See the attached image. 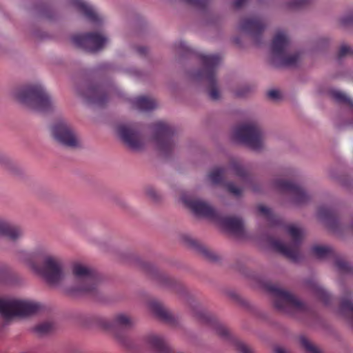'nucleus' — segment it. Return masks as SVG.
I'll return each instance as SVG.
<instances>
[{
	"label": "nucleus",
	"mask_w": 353,
	"mask_h": 353,
	"mask_svg": "<svg viewBox=\"0 0 353 353\" xmlns=\"http://www.w3.org/2000/svg\"><path fill=\"white\" fill-rule=\"evenodd\" d=\"M230 167L237 176L240 177L245 181H250V178L247 171L237 161H232L230 163Z\"/></svg>",
	"instance_id": "31"
},
{
	"label": "nucleus",
	"mask_w": 353,
	"mask_h": 353,
	"mask_svg": "<svg viewBox=\"0 0 353 353\" xmlns=\"http://www.w3.org/2000/svg\"><path fill=\"white\" fill-rule=\"evenodd\" d=\"M199 57L203 68L197 73L196 77L207 81L210 99L218 100L220 94L216 86V70L221 63V57L219 54H201Z\"/></svg>",
	"instance_id": "8"
},
{
	"label": "nucleus",
	"mask_w": 353,
	"mask_h": 353,
	"mask_svg": "<svg viewBox=\"0 0 353 353\" xmlns=\"http://www.w3.org/2000/svg\"><path fill=\"white\" fill-rule=\"evenodd\" d=\"M150 308L155 316L161 320L166 322H170L172 320V314L161 303L152 301L150 303Z\"/></svg>",
	"instance_id": "25"
},
{
	"label": "nucleus",
	"mask_w": 353,
	"mask_h": 353,
	"mask_svg": "<svg viewBox=\"0 0 353 353\" xmlns=\"http://www.w3.org/2000/svg\"><path fill=\"white\" fill-rule=\"evenodd\" d=\"M148 194H149L150 195V196H152V197H154V196H155V194H154V192H148Z\"/></svg>",
	"instance_id": "49"
},
{
	"label": "nucleus",
	"mask_w": 353,
	"mask_h": 353,
	"mask_svg": "<svg viewBox=\"0 0 353 353\" xmlns=\"http://www.w3.org/2000/svg\"><path fill=\"white\" fill-rule=\"evenodd\" d=\"M183 202L196 215L219 222L225 229L238 237L245 235L242 219L234 216L221 217L207 202L200 199L183 197Z\"/></svg>",
	"instance_id": "2"
},
{
	"label": "nucleus",
	"mask_w": 353,
	"mask_h": 353,
	"mask_svg": "<svg viewBox=\"0 0 353 353\" xmlns=\"http://www.w3.org/2000/svg\"><path fill=\"white\" fill-rule=\"evenodd\" d=\"M226 186L228 192L235 196H240L242 193V190L236 187L233 183H228Z\"/></svg>",
	"instance_id": "41"
},
{
	"label": "nucleus",
	"mask_w": 353,
	"mask_h": 353,
	"mask_svg": "<svg viewBox=\"0 0 353 353\" xmlns=\"http://www.w3.org/2000/svg\"><path fill=\"white\" fill-rule=\"evenodd\" d=\"M328 41L327 39V38H321L318 40L317 43H318V45L321 46V45H324L325 43H327Z\"/></svg>",
	"instance_id": "46"
},
{
	"label": "nucleus",
	"mask_w": 353,
	"mask_h": 353,
	"mask_svg": "<svg viewBox=\"0 0 353 353\" xmlns=\"http://www.w3.org/2000/svg\"><path fill=\"white\" fill-rule=\"evenodd\" d=\"M72 271L74 277V291L87 294L97 291L99 278L95 270L81 263H74Z\"/></svg>",
	"instance_id": "4"
},
{
	"label": "nucleus",
	"mask_w": 353,
	"mask_h": 353,
	"mask_svg": "<svg viewBox=\"0 0 353 353\" xmlns=\"http://www.w3.org/2000/svg\"><path fill=\"white\" fill-rule=\"evenodd\" d=\"M335 265L341 273H351L353 272V268L350 265L341 258L336 259Z\"/></svg>",
	"instance_id": "34"
},
{
	"label": "nucleus",
	"mask_w": 353,
	"mask_h": 353,
	"mask_svg": "<svg viewBox=\"0 0 353 353\" xmlns=\"http://www.w3.org/2000/svg\"><path fill=\"white\" fill-rule=\"evenodd\" d=\"M263 285L272 296L274 307L276 311L285 313L287 308V291L269 281L265 282Z\"/></svg>",
	"instance_id": "16"
},
{
	"label": "nucleus",
	"mask_w": 353,
	"mask_h": 353,
	"mask_svg": "<svg viewBox=\"0 0 353 353\" xmlns=\"http://www.w3.org/2000/svg\"><path fill=\"white\" fill-rule=\"evenodd\" d=\"M54 139L64 146L77 148L79 145V139L71 126L65 121L57 122L52 128Z\"/></svg>",
	"instance_id": "11"
},
{
	"label": "nucleus",
	"mask_w": 353,
	"mask_h": 353,
	"mask_svg": "<svg viewBox=\"0 0 353 353\" xmlns=\"http://www.w3.org/2000/svg\"><path fill=\"white\" fill-rule=\"evenodd\" d=\"M154 140L158 149L164 154H168L174 148V130L172 126L163 121L153 124Z\"/></svg>",
	"instance_id": "9"
},
{
	"label": "nucleus",
	"mask_w": 353,
	"mask_h": 353,
	"mask_svg": "<svg viewBox=\"0 0 353 353\" xmlns=\"http://www.w3.org/2000/svg\"><path fill=\"white\" fill-rule=\"evenodd\" d=\"M288 205L301 206L307 203L310 196L301 185L288 178Z\"/></svg>",
	"instance_id": "15"
},
{
	"label": "nucleus",
	"mask_w": 353,
	"mask_h": 353,
	"mask_svg": "<svg viewBox=\"0 0 353 353\" xmlns=\"http://www.w3.org/2000/svg\"><path fill=\"white\" fill-rule=\"evenodd\" d=\"M52 330V324L49 322H44L38 324L34 327V332L39 335H43L50 332Z\"/></svg>",
	"instance_id": "35"
},
{
	"label": "nucleus",
	"mask_w": 353,
	"mask_h": 353,
	"mask_svg": "<svg viewBox=\"0 0 353 353\" xmlns=\"http://www.w3.org/2000/svg\"><path fill=\"white\" fill-rule=\"evenodd\" d=\"M247 0H234V6L236 8H241Z\"/></svg>",
	"instance_id": "44"
},
{
	"label": "nucleus",
	"mask_w": 353,
	"mask_h": 353,
	"mask_svg": "<svg viewBox=\"0 0 353 353\" xmlns=\"http://www.w3.org/2000/svg\"><path fill=\"white\" fill-rule=\"evenodd\" d=\"M259 214L263 215L268 221L271 223H276V218L272 214L271 210L263 205H259L257 207Z\"/></svg>",
	"instance_id": "33"
},
{
	"label": "nucleus",
	"mask_w": 353,
	"mask_h": 353,
	"mask_svg": "<svg viewBox=\"0 0 353 353\" xmlns=\"http://www.w3.org/2000/svg\"><path fill=\"white\" fill-rule=\"evenodd\" d=\"M232 137L235 141L245 144L254 150H259L263 145V132L260 126L254 122L236 127Z\"/></svg>",
	"instance_id": "5"
},
{
	"label": "nucleus",
	"mask_w": 353,
	"mask_h": 353,
	"mask_svg": "<svg viewBox=\"0 0 353 353\" xmlns=\"http://www.w3.org/2000/svg\"><path fill=\"white\" fill-rule=\"evenodd\" d=\"M23 235L22 230L10 223L0 220V236H5L12 241L19 239Z\"/></svg>",
	"instance_id": "22"
},
{
	"label": "nucleus",
	"mask_w": 353,
	"mask_h": 353,
	"mask_svg": "<svg viewBox=\"0 0 353 353\" xmlns=\"http://www.w3.org/2000/svg\"><path fill=\"white\" fill-rule=\"evenodd\" d=\"M311 0H288V10L303 8Z\"/></svg>",
	"instance_id": "38"
},
{
	"label": "nucleus",
	"mask_w": 353,
	"mask_h": 353,
	"mask_svg": "<svg viewBox=\"0 0 353 353\" xmlns=\"http://www.w3.org/2000/svg\"><path fill=\"white\" fill-rule=\"evenodd\" d=\"M14 97L21 103L39 112H48L54 108V101L40 84L28 85L18 89Z\"/></svg>",
	"instance_id": "3"
},
{
	"label": "nucleus",
	"mask_w": 353,
	"mask_h": 353,
	"mask_svg": "<svg viewBox=\"0 0 353 353\" xmlns=\"http://www.w3.org/2000/svg\"><path fill=\"white\" fill-rule=\"evenodd\" d=\"M137 52L140 54H144L146 53L147 52V49L145 47H139L137 48Z\"/></svg>",
	"instance_id": "47"
},
{
	"label": "nucleus",
	"mask_w": 353,
	"mask_h": 353,
	"mask_svg": "<svg viewBox=\"0 0 353 353\" xmlns=\"http://www.w3.org/2000/svg\"><path fill=\"white\" fill-rule=\"evenodd\" d=\"M301 344L305 349L306 353H321L319 349L315 347L307 338L301 336L300 338Z\"/></svg>",
	"instance_id": "36"
},
{
	"label": "nucleus",
	"mask_w": 353,
	"mask_h": 353,
	"mask_svg": "<svg viewBox=\"0 0 353 353\" xmlns=\"http://www.w3.org/2000/svg\"><path fill=\"white\" fill-rule=\"evenodd\" d=\"M72 5L80 12H81L84 16L92 23L100 22V17L95 12L94 8L87 3L84 0H72Z\"/></svg>",
	"instance_id": "23"
},
{
	"label": "nucleus",
	"mask_w": 353,
	"mask_h": 353,
	"mask_svg": "<svg viewBox=\"0 0 353 353\" xmlns=\"http://www.w3.org/2000/svg\"><path fill=\"white\" fill-rule=\"evenodd\" d=\"M313 254L320 259H327L334 255L333 249L328 245H316L311 248Z\"/></svg>",
	"instance_id": "28"
},
{
	"label": "nucleus",
	"mask_w": 353,
	"mask_h": 353,
	"mask_svg": "<svg viewBox=\"0 0 353 353\" xmlns=\"http://www.w3.org/2000/svg\"><path fill=\"white\" fill-rule=\"evenodd\" d=\"M275 185L277 188L281 190H285L287 188V179H282L280 180H277L275 182Z\"/></svg>",
	"instance_id": "43"
},
{
	"label": "nucleus",
	"mask_w": 353,
	"mask_h": 353,
	"mask_svg": "<svg viewBox=\"0 0 353 353\" xmlns=\"http://www.w3.org/2000/svg\"><path fill=\"white\" fill-rule=\"evenodd\" d=\"M71 39L77 47L90 52L100 50L107 41L106 37L94 32L74 34Z\"/></svg>",
	"instance_id": "10"
},
{
	"label": "nucleus",
	"mask_w": 353,
	"mask_h": 353,
	"mask_svg": "<svg viewBox=\"0 0 353 353\" xmlns=\"http://www.w3.org/2000/svg\"><path fill=\"white\" fill-rule=\"evenodd\" d=\"M304 236L303 229L294 224H288V259L299 262L301 259L300 245Z\"/></svg>",
	"instance_id": "12"
},
{
	"label": "nucleus",
	"mask_w": 353,
	"mask_h": 353,
	"mask_svg": "<svg viewBox=\"0 0 353 353\" xmlns=\"http://www.w3.org/2000/svg\"><path fill=\"white\" fill-rule=\"evenodd\" d=\"M301 59L299 53H289L288 52V70L291 68H295L298 65Z\"/></svg>",
	"instance_id": "40"
},
{
	"label": "nucleus",
	"mask_w": 353,
	"mask_h": 353,
	"mask_svg": "<svg viewBox=\"0 0 353 353\" xmlns=\"http://www.w3.org/2000/svg\"><path fill=\"white\" fill-rule=\"evenodd\" d=\"M195 315L202 323L212 327L222 339L230 341L240 352L253 353L252 349L248 345L232 335L229 329L225 325L220 323L212 314L202 310L196 311Z\"/></svg>",
	"instance_id": "7"
},
{
	"label": "nucleus",
	"mask_w": 353,
	"mask_h": 353,
	"mask_svg": "<svg viewBox=\"0 0 353 353\" xmlns=\"http://www.w3.org/2000/svg\"><path fill=\"white\" fill-rule=\"evenodd\" d=\"M306 285L311 293L324 305H328L330 303L331 295L316 280L312 279L307 281Z\"/></svg>",
	"instance_id": "21"
},
{
	"label": "nucleus",
	"mask_w": 353,
	"mask_h": 353,
	"mask_svg": "<svg viewBox=\"0 0 353 353\" xmlns=\"http://www.w3.org/2000/svg\"><path fill=\"white\" fill-rule=\"evenodd\" d=\"M265 28V24L259 17L244 18L240 23V30L249 34L256 43L261 41V37Z\"/></svg>",
	"instance_id": "14"
},
{
	"label": "nucleus",
	"mask_w": 353,
	"mask_h": 353,
	"mask_svg": "<svg viewBox=\"0 0 353 353\" xmlns=\"http://www.w3.org/2000/svg\"><path fill=\"white\" fill-rule=\"evenodd\" d=\"M332 98L339 103H345L348 105L352 109V114L353 115V100L351 99L345 93L334 90L330 92Z\"/></svg>",
	"instance_id": "30"
},
{
	"label": "nucleus",
	"mask_w": 353,
	"mask_h": 353,
	"mask_svg": "<svg viewBox=\"0 0 353 353\" xmlns=\"http://www.w3.org/2000/svg\"><path fill=\"white\" fill-rule=\"evenodd\" d=\"M41 308V304L34 301L0 299V314L6 319L33 315Z\"/></svg>",
	"instance_id": "6"
},
{
	"label": "nucleus",
	"mask_w": 353,
	"mask_h": 353,
	"mask_svg": "<svg viewBox=\"0 0 353 353\" xmlns=\"http://www.w3.org/2000/svg\"><path fill=\"white\" fill-rule=\"evenodd\" d=\"M145 341L155 353H172V350L169 345L159 336L150 334L146 336Z\"/></svg>",
	"instance_id": "24"
},
{
	"label": "nucleus",
	"mask_w": 353,
	"mask_h": 353,
	"mask_svg": "<svg viewBox=\"0 0 353 353\" xmlns=\"http://www.w3.org/2000/svg\"><path fill=\"white\" fill-rule=\"evenodd\" d=\"M287 36L284 32H278L273 38L271 44V50L275 58L280 59L283 64H287Z\"/></svg>",
	"instance_id": "18"
},
{
	"label": "nucleus",
	"mask_w": 353,
	"mask_h": 353,
	"mask_svg": "<svg viewBox=\"0 0 353 353\" xmlns=\"http://www.w3.org/2000/svg\"><path fill=\"white\" fill-rule=\"evenodd\" d=\"M185 241L187 243V244L188 245L196 249L198 251H199L201 254H203L208 259H210L212 261L216 259V255L211 250H210L206 247L201 245L196 240L187 236L185 238Z\"/></svg>",
	"instance_id": "27"
},
{
	"label": "nucleus",
	"mask_w": 353,
	"mask_h": 353,
	"mask_svg": "<svg viewBox=\"0 0 353 353\" xmlns=\"http://www.w3.org/2000/svg\"><path fill=\"white\" fill-rule=\"evenodd\" d=\"M225 169L223 168H216L213 169L208 174V178L214 184H219L222 182Z\"/></svg>",
	"instance_id": "32"
},
{
	"label": "nucleus",
	"mask_w": 353,
	"mask_h": 353,
	"mask_svg": "<svg viewBox=\"0 0 353 353\" xmlns=\"http://www.w3.org/2000/svg\"><path fill=\"white\" fill-rule=\"evenodd\" d=\"M117 131L121 140L130 148L137 150L143 147L142 138L134 125L120 124Z\"/></svg>",
	"instance_id": "13"
},
{
	"label": "nucleus",
	"mask_w": 353,
	"mask_h": 353,
	"mask_svg": "<svg viewBox=\"0 0 353 353\" xmlns=\"http://www.w3.org/2000/svg\"><path fill=\"white\" fill-rule=\"evenodd\" d=\"M318 216L334 232L342 229L341 224L336 216L335 210L332 208L321 206L318 210Z\"/></svg>",
	"instance_id": "19"
},
{
	"label": "nucleus",
	"mask_w": 353,
	"mask_h": 353,
	"mask_svg": "<svg viewBox=\"0 0 353 353\" xmlns=\"http://www.w3.org/2000/svg\"><path fill=\"white\" fill-rule=\"evenodd\" d=\"M341 26L347 27L353 24V9L343 14L339 19Z\"/></svg>",
	"instance_id": "39"
},
{
	"label": "nucleus",
	"mask_w": 353,
	"mask_h": 353,
	"mask_svg": "<svg viewBox=\"0 0 353 353\" xmlns=\"http://www.w3.org/2000/svg\"><path fill=\"white\" fill-rule=\"evenodd\" d=\"M82 95L89 103L99 106L104 105L108 101L109 97L108 92L101 85L90 86Z\"/></svg>",
	"instance_id": "17"
},
{
	"label": "nucleus",
	"mask_w": 353,
	"mask_h": 353,
	"mask_svg": "<svg viewBox=\"0 0 353 353\" xmlns=\"http://www.w3.org/2000/svg\"><path fill=\"white\" fill-rule=\"evenodd\" d=\"M276 353H287V352L284 349L277 348L276 350Z\"/></svg>",
	"instance_id": "48"
},
{
	"label": "nucleus",
	"mask_w": 353,
	"mask_h": 353,
	"mask_svg": "<svg viewBox=\"0 0 353 353\" xmlns=\"http://www.w3.org/2000/svg\"><path fill=\"white\" fill-rule=\"evenodd\" d=\"M270 244L275 251L287 256V244L277 239H271Z\"/></svg>",
	"instance_id": "37"
},
{
	"label": "nucleus",
	"mask_w": 353,
	"mask_h": 353,
	"mask_svg": "<svg viewBox=\"0 0 353 353\" xmlns=\"http://www.w3.org/2000/svg\"><path fill=\"white\" fill-rule=\"evenodd\" d=\"M99 323L105 330L114 331L119 328L130 327L133 325V321L128 316L119 314L115 316L113 321H110L105 319H99Z\"/></svg>",
	"instance_id": "20"
},
{
	"label": "nucleus",
	"mask_w": 353,
	"mask_h": 353,
	"mask_svg": "<svg viewBox=\"0 0 353 353\" xmlns=\"http://www.w3.org/2000/svg\"><path fill=\"white\" fill-rule=\"evenodd\" d=\"M25 260L30 268L41 275L50 285L59 283L64 276L61 260L48 254L44 249H38L28 254Z\"/></svg>",
	"instance_id": "1"
},
{
	"label": "nucleus",
	"mask_w": 353,
	"mask_h": 353,
	"mask_svg": "<svg viewBox=\"0 0 353 353\" xmlns=\"http://www.w3.org/2000/svg\"><path fill=\"white\" fill-rule=\"evenodd\" d=\"M293 310L303 312L305 310V305L288 292V316L292 314Z\"/></svg>",
	"instance_id": "29"
},
{
	"label": "nucleus",
	"mask_w": 353,
	"mask_h": 353,
	"mask_svg": "<svg viewBox=\"0 0 353 353\" xmlns=\"http://www.w3.org/2000/svg\"><path fill=\"white\" fill-rule=\"evenodd\" d=\"M248 88H245L243 92H241V91H237L236 92V95L238 96V97H244L246 93L248 92Z\"/></svg>",
	"instance_id": "45"
},
{
	"label": "nucleus",
	"mask_w": 353,
	"mask_h": 353,
	"mask_svg": "<svg viewBox=\"0 0 353 353\" xmlns=\"http://www.w3.org/2000/svg\"><path fill=\"white\" fill-rule=\"evenodd\" d=\"M268 98L272 100L276 101L281 98V92L277 90H270L268 92Z\"/></svg>",
	"instance_id": "42"
},
{
	"label": "nucleus",
	"mask_w": 353,
	"mask_h": 353,
	"mask_svg": "<svg viewBox=\"0 0 353 353\" xmlns=\"http://www.w3.org/2000/svg\"><path fill=\"white\" fill-rule=\"evenodd\" d=\"M132 103L142 111L152 110L157 107V103L154 99L144 96L136 97L133 99Z\"/></svg>",
	"instance_id": "26"
}]
</instances>
